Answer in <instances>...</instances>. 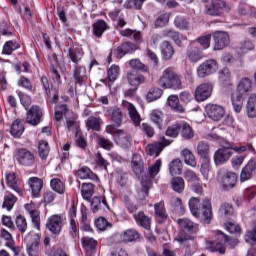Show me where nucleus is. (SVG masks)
Segmentation results:
<instances>
[{
    "label": "nucleus",
    "mask_w": 256,
    "mask_h": 256,
    "mask_svg": "<svg viewBox=\"0 0 256 256\" xmlns=\"http://www.w3.org/2000/svg\"><path fill=\"white\" fill-rule=\"evenodd\" d=\"M217 181L222 185L223 189H233L237 184V174L221 169L218 171Z\"/></svg>",
    "instance_id": "0eeeda50"
},
{
    "label": "nucleus",
    "mask_w": 256,
    "mask_h": 256,
    "mask_svg": "<svg viewBox=\"0 0 256 256\" xmlns=\"http://www.w3.org/2000/svg\"><path fill=\"white\" fill-rule=\"evenodd\" d=\"M90 207L92 213H99V211H109V205L105 198L93 197L90 200Z\"/></svg>",
    "instance_id": "a211bd4d"
},
{
    "label": "nucleus",
    "mask_w": 256,
    "mask_h": 256,
    "mask_svg": "<svg viewBox=\"0 0 256 256\" xmlns=\"http://www.w3.org/2000/svg\"><path fill=\"white\" fill-rule=\"evenodd\" d=\"M142 189L138 192L139 201H145V198L149 196V189L151 187V180L148 177L141 179Z\"/></svg>",
    "instance_id": "473e14b6"
},
{
    "label": "nucleus",
    "mask_w": 256,
    "mask_h": 256,
    "mask_svg": "<svg viewBox=\"0 0 256 256\" xmlns=\"http://www.w3.org/2000/svg\"><path fill=\"white\" fill-rule=\"evenodd\" d=\"M150 119L152 123H155L161 129V125L163 123V112L158 109H154L150 112Z\"/></svg>",
    "instance_id": "09e8293b"
},
{
    "label": "nucleus",
    "mask_w": 256,
    "mask_h": 256,
    "mask_svg": "<svg viewBox=\"0 0 256 256\" xmlns=\"http://www.w3.org/2000/svg\"><path fill=\"white\" fill-rule=\"evenodd\" d=\"M183 171V163L179 159H174L169 164L170 175H181Z\"/></svg>",
    "instance_id": "a19ab883"
},
{
    "label": "nucleus",
    "mask_w": 256,
    "mask_h": 256,
    "mask_svg": "<svg viewBox=\"0 0 256 256\" xmlns=\"http://www.w3.org/2000/svg\"><path fill=\"white\" fill-rule=\"evenodd\" d=\"M214 235L216 240L208 241L206 244V249L212 253H220V255H225V246H223V243H228V245H231V243H237V240L230 239L227 234L220 230L215 231Z\"/></svg>",
    "instance_id": "20e7f679"
},
{
    "label": "nucleus",
    "mask_w": 256,
    "mask_h": 256,
    "mask_svg": "<svg viewBox=\"0 0 256 256\" xmlns=\"http://www.w3.org/2000/svg\"><path fill=\"white\" fill-rule=\"evenodd\" d=\"M168 105L176 113H185V108L179 102V96L177 95H171L168 97Z\"/></svg>",
    "instance_id": "f704fd0d"
},
{
    "label": "nucleus",
    "mask_w": 256,
    "mask_h": 256,
    "mask_svg": "<svg viewBox=\"0 0 256 256\" xmlns=\"http://www.w3.org/2000/svg\"><path fill=\"white\" fill-rule=\"evenodd\" d=\"M161 95H163L162 89L153 88L147 93L146 100L148 101V103H153V101H157V99H161Z\"/></svg>",
    "instance_id": "3c124183"
},
{
    "label": "nucleus",
    "mask_w": 256,
    "mask_h": 256,
    "mask_svg": "<svg viewBox=\"0 0 256 256\" xmlns=\"http://www.w3.org/2000/svg\"><path fill=\"white\" fill-rule=\"evenodd\" d=\"M181 157L184 160V163H186V165H189L190 167H197V159L195 158V154H193L191 150H182Z\"/></svg>",
    "instance_id": "72a5a7b5"
},
{
    "label": "nucleus",
    "mask_w": 256,
    "mask_h": 256,
    "mask_svg": "<svg viewBox=\"0 0 256 256\" xmlns=\"http://www.w3.org/2000/svg\"><path fill=\"white\" fill-rule=\"evenodd\" d=\"M234 210H233V206H231V204L229 203H224L220 206L219 209V215L221 217H231V215H233Z\"/></svg>",
    "instance_id": "13d9d810"
},
{
    "label": "nucleus",
    "mask_w": 256,
    "mask_h": 256,
    "mask_svg": "<svg viewBox=\"0 0 256 256\" xmlns=\"http://www.w3.org/2000/svg\"><path fill=\"white\" fill-rule=\"evenodd\" d=\"M214 39V51H223L225 47H229L231 43V39L229 38V34L223 31H217L213 34Z\"/></svg>",
    "instance_id": "ddd939ff"
},
{
    "label": "nucleus",
    "mask_w": 256,
    "mask_h": 256,
    "mask_svg": "<svg viewBox=\"0 0 256 256\" xmlns=\"http://www.w3.org/2000/svg\"><path fill=\"white\" fill-rule=\"evenodd\" d=\"M68 55L72 63H79L83 59L84 52L82 48H70Z\"/></svg>",
    "instance_id": "79ce46f5"
},
{
    "label": "nucleus",
    "mask_w": 256,
    "mask_h": 256,
    "mask_svg": "<svg viewBox=\"0 0 256 256\" xmlns=\"http://www.w3.org/2000/svg\"><path fill=\"white\" fill-rule=\"evenodd\" d=\"M206 113L212 121H221L225 115V109L217 104H208L206 106Z\"/></svg>",
    "instance_id": "2eb2a0df"
},
{
    "label": "nucleus",
    "mask_w": 256,
    "mask_h": 256,
    "mask_svg": "<svg viewBox=\"0 0 256 256\" xmlns=\"http://www.w3.org/2000/svg\"><path fill=\"white\" fill-rule=\"evenodd\" d=\"M189 209L193 217H203L204 223H211V219H213V207L211 206V200L205 198L202 200V203L199 201V198L192 197L189 202Z\"/></svg>",
    "instance_id": "f257e3e1"
},
{
    "label": "nucleus",
    "mask_w": 256,
    "mask_h": 256,
    "mask_svg": "<svg viewBox=\"0 0 256 256\" xmlns=\"http://www.w3.org/2000/svg\"><path fill=\"white\" fill-rule=\"evenodd\" d=\"M16 49H19V43H17V41H7L2 49V53L3 55H11V53H13V51H16Z\"/></svg>",
    "instance_id": "603ef678"
},
{
    "label": "nucleus",
    "mask_w": 256,
    "mask_h": 256,
    "mask_svg": "<svg viewBox=\"0 0 256 256\" xmlns=\"http://www.w3.org/2000/svg\"><path fill=\"white\" fill-rule=\"evenodd\" d=\"M219 70V63H217V60L215 59H209L204 62H202L197 67V76L200 79H205V77H209L210 75H213V73H217Z\"/></svg>",
    "instance_id": "423d86ee"
},
{
    "label": "nucleus",
    "mask_w": 256,
    "mask_h": 256,
    "mask_svg": "<svg viewBox=\"0 0 256 256\" xmlns=\"http://www.w3.org/2000/svg\"><path fill=\"white\" fill-rule=\"evenodd\" d=\"M117 77H119V66L117 65H112L108 69V76H107V81L109 83H113V81L117 80Z\"/></svg>",
    "instance_id": "052dcab7"
},
{
    "label": "nucleus",
    "mask_w": 256,
    "mask_h": 256,
    "mask_svg": "<svg viewBox=\"0 0 256 256\" xmlns=\"http://www.w3.org/2000/svg\"><path fill=\"white\" fill-rule=\"evenodd\" d=\"M27 243V253L29 256H39V243L41 242V234L31 231L25 237Z\"/></svg>",
    "instance_id": "1a4fd4ad"
},
{
    "label": "nucleus",
    "mask_w": 256,
    "mask_h": 256,
    "mask_svg": "<svg viewBox=\"0 0 256 256\" xmlns=\"http://www.w3.org/2000/svg\"><path fill=\"white\" fill-rule=\"evenodd\" d=\"M159 171H161V159L156 160V162L148 168V175L155 177L159 175Z\"/></svg>",
    "instance_id": "774afa93"
},
{
    "label": "nucleus",
    "mask_w": 256,
    "mask_h": 256,
    "mask_svg": "<svg viewBox=\"0 0 256 256\" xmlns=\"http://www.w3.org/2000/svg\"><path fill=\"white\" fill-rule=\"evenodd\" d=\"M127 79H128V83H129V85H131V87H138L142 83H145V77L143 75L139 74V72H137V70L128 71Z\"/></svg>",
    "instance_id": "412c9836"
},
{
    "label": "nucleus",
    "mask_w": 256,
    "mask_h": 256,
    "mask_svg": "<svg viewBox=\"0 0 256 256\" xmlns=\"http://www.w3.org/2000/svg\"><path fill=\"white\" fill-rule=\"evenodd\" d=\"M87 129H91L92 131H100L101 130V119L90 116L86 121Z\"/></svg>",
    "instance_id": "49530a36"
},
{
    "label": "nucleus",
    "mask_w": 256,
    "mask_h": 256,
    "mask_svg": "<svg viewBox=\"0 0 256 256\" xmlns=\"http://www.w3.org/2000/svg\"><path fill=\"white\" fill-rule=\"evenodd\" d=\"M41 117H43L41 108L39 106H32L28 111L26 122H28L29 125H39L41 123Z\"/></svg>",
    "instance_id": "dca6fc26"
},
{
    "label": "nucleus",
    "mask_w": 256,
    "mask_h": 256,
    "mask_svg": "<svg viewBox=\"0 0 256 256\" xmlns=\"http://www.w3.org/2000/svg\"><path fill=\"white\" fill-rule=\"evenodd\" d=\"M244 241L249 245H256V223H254L252 230L246 232L244 235Z\"/></svg>",
    "instance_id": "6e6d98bb"
},
{
    "label": "nucleus",
    "mask_w": 256,
    "mask_h": 256,
    "mask_svg": "<svg viewBox=\"0 0 256 256\" xmlns=\"http://www.w3.org/2000/svg\"><path fill=\"white\" fill-rule=\"evenodd\" d=\"M6 184L7 186L18 193V195H22L23 189L19 187V180L17 179V175L15 173H10L6 175Z\"/></svg>",
    "instance_id": "b1692460"
},
{
    "label": "nucleus",
    "mask_w": 256,
    "mask_h": 256,
    "mask_svg": "<svg viewBox=\"0 0 256 256\" xmlns=\"http://www.w3.org/2000/svg\"><path fill=\"white\" fill-rule=\"evenodd\" d=\"M171 187L176 193H183L185 191V180L181 177H175L171 181Z\"/></svg>",
    "instance_id": "c03bdc74"
},
{
    "label": "nucleus",
    "mask_w": 256,
    "mask_h": 256,
    "mask_svg": "<svg viewBox=\"0 0 256 256\" xmlns=\"http://www.w3.org/2000/svg\"><path fill=\"white\" fill-rule=\"evenodd\" d=\"M76 175L79 177V179H91L93 172L91 169H89V167H82L77 170Z\"/></svg>",
    "instance_id": "69168bd1"
},
{
    "label": "nucleus",
    "mask_w": 256,
    "mask_h": 256,
    "mask_svg": "<svg viewBox=\"0 0 256 256\" xmlns=\"http://www.w3.org/2000/svg\"><path fill=\"white\" fill-rule=\"evenodd\" d=\"M209 144L205 141L198 142L196 153L200 157V159H207L209 158Z\"/></svg>",
    "instance_id": "58836bf2"
},
{
    "label": "nucleus",
    "mask_w": 256,
    "mask_h": 256,
    "mask_svg": "<svg viewBox=\"0 0 256 256\" xmlns=\"http://www.w3.org/2000/svg\"><path fill=\"white\" fill-rule=\"evenodd\" d=\"M132 171L135 173L136 177H140L143 173V159L141 155L134 154L131 161Z\"/></svg>",
    "instance_id": "2f4dec72"
},
{
    "label": "nucleus",
    "mask_w": 256,
    "mask_h": 256,
    "mask_svg": "<svg viewBox=\"0 0 256 256\" xmlns=\"http://www.w3.org/2000/svg\"><path fill=\"white\" fill-rule=\"evenodd\" d=\"M231 144L226 143V145L223 148H220L214 152L213 159L215 165H223V163H227L228 159H231V155H233V152H231ZM236 153H243L245 151H255V148H253V145L251 143L242 145L240 147L233 148Z\"/></svg>",
    "instance_id": "f03ea898"
},
{
    "label": "nucleus",
    "mask_w": 256,
    "mask_h": 256,
    "mask_svg": "<svg viewBox=\"0 0 256 256\" xmlns=\"http://www.w3.org/2000/svg\"><path fill=\"white\" fill-rule=\"evenodd\" d=\"M171 145V140H168L165 137H162L158 142L148 144L146 147V153L147 155H150V157H159L161 154V151L165 149V147H169Z\"/></svg>",
    "instance_id": "f8f14e48"
},
{
    "label": "nucleus",
    "mask_w": 256,
    "mask_h": 256,
    "mask_svg": "<svg viewBox=\"0 0 256 256\" xmlns=\"http://www.w3.org/2000/svg\"><path fill=\"white\" fill-rule=\"evenodd\" d=\"M106 115L112 119L113 122L116 123V127L121 126L123 121V112L119 108H109L106 110Z\"/></svg>",
    "instance_id": "cd10ccee"
},
{
    "label": "nucleus",
    "mask_w": 256,
    "mask_h": 256,
    "mask_svg": "<svg viewBox=\"0 0 256 256\" xmlns=\"http://www.w3.org/2000/svg\"><path fill=\"white\" fill-rule=\"evenodd\" d=\"M123 201L129 213H135L139 209V207L135 203H133V201H131V198H129V196L124 195Z\"/></svg>",
    "instance_id": "338daca9"
},
{
    "label": "nucleus",
    "mask_w": 256,
    "mask_h": 256,
    "mask_svg": "<svg viewBox=\"0 0 256 256\" xmlns=\"http://www.w3.org/2000/svg\"><path fill=\"white\" fill-rule=\"evenodd\" d=\"M95 226L99 231H106V229H111L113 225L105 219V217H100L95 220Z\"/></svg>",
    "instance_id": "4d7b16f0"
},
{
    "label": "nucleus",
    "mask_w": 256,
    "mask_h": 256,
    "mask_svg": "<svg viewBox=\"0 0 256 256\" xmlns=\"http://www.w3.org/2000/svg\"><path fill=\"white\" fill-rule=\"evenodd\" d=\"M256 169V162L255 160L251 159L246 164V166L242 169L240 174V181L244 183V181H249L253 177V173Z\"/></svg>",
    "instance_id": "6ab92c4d"
},
{
    "label": "nucleus",
    "mask_w": 256,
    "mask_h": 256,
    "mask_svg": "<svg viewBox=\"0 0 256 256\" xmlns=\"http://www.w3.org/2000/svg\"><path fill=\"white\" fill-rule=\"evenodd\" d=\"M46 229H48V231H50L54 235L61 233V216H50L46 222Z\"/></svg>",
    "instance_id": "f3484780"
},
{
    "label": "nucleus",
    "mask_w": 256,
    "mask_h": 256,
    "mask_svg": "<svg viewBox=\"0 0 256 256\" xmlns=\"http://www.w3.org/2000/svg\"><path fill=\"white\" fill-rule=\"evenodd\" d=\"M179 131H180V123L172 124L168 126L166 130L167 137H179Z\"/></svg>",
    "instance_id": "e2e57ef3"
},
{
    "label": "nucleus",
    "mask_w": 256,
    "mask_h": 256,
    "mask_svg": "<svg viewBox=\"0 0 256 256\" xmlns=\"http://www.w3.org/2000/svg\"><path fill=\"white\" fill-rule=\"evenodd\" d=\"M105 31H107V22L104 20H98L93 24V33L95 37H101Z\"/></svg>",
    "instance_id": "37998d69"
},
{
    "label": "nucleus",
    "mask_w": 256,
    "mask_h": 256,
    "mask_svg": "<svg viewBox=\"0 0 256 256\" xmlns=\"http://www.w3.org/2000/svg\"><path fill=\"white\" fill-rule=\"evenodd\" d=\"M82 247H84L86 253L93 252L95 247H97V240L91 237H84L82 239Z\"/></svg>",
    "instance_id": "8fccbe9b"
},
{
    "label": "nucleus",
    "mask_w": 256,
    "mask_h": 256,
    "mask_svg": "<svg viewBox=\"0 0 256 256\" xmlns=\"http://www.w3.org/2000/svg\"><path fill=\"white\" fill-rule=\"evenodd\" d=\"M160 51L162 55V59L165 61H170V59H173V55H175V50L173 49V46L168 41L162 42L160 45Z\"/></svg>",
    "instance_id": "bb28decb"
},
{
    "label": "nucleus",
    "mask_w": 256,
    "mask_h": 256,
    "mask_svg": "<svg viewBox=\"0 0 256 256\" xmlns=\"http://www.w3.org/2000/svg\"><path fill=\"white\" fill-rule=\"evenodd\" d=\"M155 218L158 223H163L167 219V210H165V203L158 202L154 204Z\"/></svg>",
    "instance_id": "7c9ffc66"
},
{
    "label": "nucleus",
    "mask_w": 256,
    "mask_h": 256,
    "mask_svg": "<svg viewBox=\"0 0 256 256\" xmlns=\"http://www.w3.org/2000/svg\"><path fill=\"white\" fill-rule=\"evenodd\" d=\"M205 57L203 50L196 46L195 44H190L186 49V59L190 63H199Z\"/></svg>",
    "instance_id": "4468645a"
},
{
    "label": "nucleus",
    "mask_w": 256,
    "mask_h": 256,
    "mask_svg": "<svg viewBox=\"0 0 256 256\" xmlns=\"http://www.w3.org/2000/svg\"><path fill=\"white\" fill-rule=\"evenodd\" d=\"M50 186L53 189V191L59 193L60 195H63V193H65V186L59 178H53L50 181Z\"/></svg>",
    "instance_id": "864d4df0"
},
{
    "label": "nucleus",
    "mask_w": 256,
    "mask_h": 256,
    "mask_svg": "<svg viewBox=\"0 0 256 256\" xmlns=\"http://www.w3.org/2000/svg\"><path fill=\"white\" fill-rule=\"evenodd\" d=\"M135 221L139 227H143V229H146L147 231L151 229V218L145 215V212H138V214L135 215Z\"/></svg>",
    "instance_id": "c85d7f7f"
},
{
    "label": "nucleus",
    "mask_w": 256,
    "mask_h": 256,
    "mask_svg": "<svg viewBox=\"0 0 256 256\" xmlns=\"http://www.w3.org/2000/svg\"><path fill=\"white\" fill-rule=\"evenodd\" d=\"M15 203H17V197H15L13 194H8L4 197L2 207L3 209H7V211H11Z\"/></svg>",
    "instance_id": "5fc2aeb1"
},
{
    "label": "nucleus",
    "mask_w": 256,
    "mask_h": 256,
    "mask_svg": "<svg viewBox=\"0 0 256 256\" xmlns=\"http://www.w3.org/2000/svg\"><path fill=\"white\" fill-rule=\"evenodd\" d=\"M211 93H213V84L209 82L202 83L196 87L194 98L198 103H202V101H207L211 97Z\"/></svg>",
    "instance_id": "9b49d317"
},
{
    "label": "nucleus",
    "mask_w": 256,
    "mask_h": 256,
    "mask_svg": "<svg viewBox=\"0 0 256 256\" xmlns=\"http://www.w3.org/2000/svg\"><path fill=\"white\" fill-rule=\"evenodd\" d=\"M252 87L253 83L251 82V79L244 77L238 82L237 88L234 93L243 96L245 93H250Z\"/></svg>",
    "instance_id": "4be33fe9"
},
{
    "label": "nucleus",
    "mask_w": 256,
    "mask_h": 256,
    "mask_svg": "<svg viewBox=\"0 0 256 256\" xmlns=\"http://www.w3.org/2000/svg\"><path fill=\"white\" fill-rule=\"evenodd\" d=\"M50 151L51 148H49V143L45 140H40L38 143L39 157H41L42 159H47Z\"/></svg>",
    "instance_id": "a18cd8bd"
},
{
    "label": "nucleus",
    "mask_w": 256,
    "mask_h": 256,
    "mask_svg": "<svg viewBox=\"0 0 256 256\" xmlns=\"http://www.w3.org/2000/svg\"><path fill=\"white\" fill-rule=\"evenodd\" d=\"M15 159L18 161L19 165L23 167H32V165L35 164V155L25 148L16 150Z\"/></svg>",
    "instance_id": "9d476101"
},
{
    "label": "nucleus",
    "mask_w": 256,
    "mask_h": 256,
    "mask_svg": "<svg viewBox=\"0 0 256 256\" xmlns=\"http://www.w3.org/2000/svg\"><path fill=\"white\" fill-rule=\"evenodd\" d=\"M120 35H122V37H130V39H134L135 41L141 39V32L133 31L131 29L121 30Z\"/></svg>",
    "instance_id": "680f3d73"
},
{
    "label": "nucleus",
    "mask_w": 256,
    "mask_h": 256,
    "mask_svg": "<svg viewBox=\"0 0 256 256\" xmlns=\"http://www.w3.org/2000/svg\"><path fill=\"white\" fill-rule=\"evenodd\" d=\"M180 132L183 137V139H193L195 137V132L193 131V128H191V125L187 122H180Z\"/></svg>",
    "instance_id": "e433bc0d"
},
{
    "label": "nucleus",
    "mask_w": 256,
    "mask_h": 256,
    "mask_svg": "<svg viewBox=\"0 0 256 256\" xmlns=\"http://www.w3.org/2000/svg\"><path fill=\"white\" fill-rule=\"evenodd\" d=\"M28 183L32 191V196L39 197L41 189H43V180L41 178L31 177L29 178Z\"/></svg>",
    "instance_id": "a878e982"
},
{
    "label": "nucleus",
    "mask_w": 256,
    "mask_h": 256,
    "mask_svg": "<svg viewBox=\"0 0 256 256\" xmlns=\"http://www.w3.org/2000/svg\"><path fill=\"white\" fill-rule=\"evenodd\" d=\"M231 101L235 113H241L243 109V96L241 94H237L236 92H232Z\"/></svg>",
    "instance_id": "c9c22d12"
},
{
    "label": "nucleus",
    "mask_w": 256,
    "mask_h": 256,
    "mask_svg": "<svg viewBox=\"0 0 256 256\" xmlns=\"http://www.w3.org/2000/svg\"><path fill=\"white\" fill-rule=\"evenodd\" d=\"M246 114L250 119H255L256 117V94L252 93L247 100Z\"/></svg>",
    "instance_id": "c756f323"
},
{
    "label": "nucleus",
    "mask_w": 256,
    "mask_h": 256,
    "mask_svg": "<svg viewBox=\"0 0 256 256\" xmlns=\"http://www.w3.org/2000/svg\"><path fill=\"white\" fill-rule=\"evenodd\" d=\"M121 239L124 243H131L139 239V233L135 229H128L121 235Z\"/></svg>",
    "instance_id": "ea45409f"
},
{
    "label": "nucleus",
    "mask_w": 256,
    "mask_h": 256,
    "mask_svg": "<svg viewBox=\"0 0 256 256\" xmlns=\"http://www.w3.org/2000/svg\"><path fill=\"white\" fill-rule=\"evenodd\" d=\"M135 51V44L130 42H125L122 45H120L115 51V55L117 59H121L127 55V53H133Z\"/></svg>",
    "instance_id": "393cba45"
},
{
    "label": "nucleus",
    "mask_w": 256,
    "mask_h": 256,
    "mask_svg": "<svg viewBox=\"0 0 256 256\" xmlns=\"http://www.w3.org/2000/svg\"><path fill=\"white\" fill-rule=\"evenodd\" d=\"M106 133L116 135V143L119 145V147H122V149H129V147H131L133 138L129 135V133L121 129H117L115 125L106 126Z\"/></svg>",
    "instance_id": "39448f33"
},
{
    "label": "nucleus",
    "mask_w": 256,
    "mask_h": 256,
    "mask_svg": "<svg viewBox=\"0 0 256 256\" xmlns=\"http://www.w3.org/2000/svg\"><path fill=\"white\" fill-rule=\"evenodd\" d=\"M123 107L127 109L128 115L132 123H134V125L136 126L141 125V115H139V112H137V108H135L132 103H129L127 101H123Z\"/></svg>",
    "instance_id": "aec40b11"
},
{
    "label": "nucleus",
    "mask_w": 256,
    "mask_h": 256,
    "mask_svg": "<svg viewBox=\"0 0 256 256\" xmlns=\"http://www.w3.org/2000/svg\"><path fill=\"white\" fill-rule=\"evenodd\" d=\"M23 131H25V126H23V122H21L20 120H15L10 128V133L12 137H21V135H23Z\"/></svg>",
    "instance_id": "4c0bfd02"
},
{
    "label": "nucleus",
    "mask_w": 256,
    "mask_h": 256,
    "mask_svg": "<svg viewBox=\"0 0 256 256\" xmlns=\"http://www.w3.org/2000/svg\"><path fill=\"white\" fill-rule=\"evenodd\" d=\"M15 223L20 233L27 231V220L22 215L16 217Z\"/></svg>",
    "instance_id": "0e129e2a"
},
{
    "label": "nucleus",
    "mask_w": 256,
    "mask_h": 256,
    "mask_svg": "<svg viewBox=\"0 0 256 256\" xmlns=\"http://www.w3.org/2000/svg\"><path fill=\"white\" fill-rule=\"evenodd\" d=\"M206 15H211L212 17H219L223 13H229L231 7L227 5L222 0H212L211 3L206 6Z\"/></svg>",
    "instance_id": "6e6552de"
},
{
    "label": "nucleus",
    "mask_w": 256,
    "mask_h": 256,
    "mask_svg": "<svg viewBox=\"0 0 256 256\" xmlns=\"http://www.w3.org/2000/svg\"><path fill=\"white\" fill-rule=\"evenodd\" d=\"M178 225L180 229H184V231H188L189 233H197L199 231V225L195 224L189 218L178 219Z\"/></svg>",
    "instance_id": "5701e85b"
},
{
    "label": "nucleus",
    "mask_w": 256,
    "mask_h": 256,
    "mask_svg": "<svg viewBox=\"0 0 256 256\" xmlns=\"http://www.w3.org/2000/svg\"><path fill=\"white\" fill-rule=\"evenodd\" d=\"M93 184L91 183H83L81 186V193H82V197L83 199H85L86 201H90L91 197H93Z\"/></svg>",
    "instance_id": "de8ad7c7"
},
{
    "label": "nucleus",
    "mask_w": 256,
    "mask_h": 256,
    "mask_svg": "<svg viewBox=\"0 0 256 256\" xmlns=\"http://www.w3.org/2000/svg\"><path fill=\"white\" fill-rule=\"evenodd\" d=\"M157 85L162 89H173L174 91L183 89L181 76L173 68H166L162 72L161 77L157 80Z\"/></svg>",
    "instance_id": "7ed1b4c3"
},
{
    "label": "nucleus",
    "mask_w": 256,
    "mask_h": 256,
    "mask_svg": "<svg viewBox=\"0 0 256 256\" xmlns=\"http://www.w3.org/2000/svg\"><path fill=\"white\" fill-rule=\"evenodd\" d=\"M209 167H211V158H202L200 172L205 179L209 178Z\"/></svg>",
    "instance_id": "bf43d9fd"
}]
</instances>
